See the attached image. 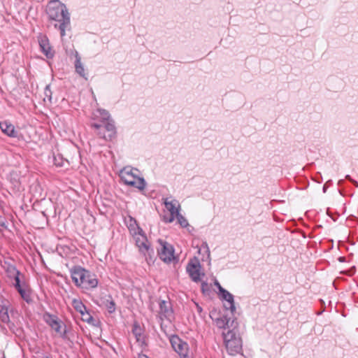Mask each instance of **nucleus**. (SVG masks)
Instances as JSON below:
<instances>
[{
    "label": "nucleus",
    "mask_w": 358,
    "mask_h": 358,
    "mask_svg": "<svg viewBox=\"0 0 358 358\" xmlns=\"http://www.w3.org/2000/svg\"><path fill=\"white\" fill-rule=\"evenodd\" d=\"M159 314L160 315L161 319L165 318L167 320H170L173 313L170 302L163 300L159 303Z\"/></svg>",
    "instance_id": "nucleus-13"
},
{
    "label": "nucleus",
    "mask_w": 358,
    "mask_h": 358,
    "mask_svg": "<svg viewBox=\"0 0 358 358\" xmlns=\"http://www.w3.org/2000/svg\"><path fill=\"white\" fill-rule=\"evenodd\" d=\"M38 43L42 52L48 58H52L54 52L52 50L49 40L46 36H42L38 38Z\"/></svg>",
    "instance_id": "nucleus-14"
},
{
    "label": "nucleus",
    "mask_w": 358,
    "mask_h": 358,
    "mask_svg": "<svg viewBox=\"0 0 358 358\" xmlns=\"http://www.w3.org/2000/svg\"><path fill=\"white\" fill-rule=\"evenodd\" d=\"M176 218L177 219V221L178 222V224L183 228H185L187 227V226H189V223H188V221L187 220V219L183 216L180 213H178V215H176Z\"/></svg>",
    "instance_id": "nucleus-24"
},
{
    "label": "nucleus",
    "mask_w": 358,
    "mask_h": 358,
    "mask_svg": "<svg viewBox=\"0 0 358 358\" xmlns=\"http://www.w3.org/2000/svg\"><path fill=\"white\" fill-rule=\"evenodd\" d=\"M344 259H345L344 257H340V258H339V261H340V262H343V261H344Z\"/></svg>",
    "instance_id": "nucleus-34"
},
{
    "label": "nucleus",
    "mask_w": 358,
    "mask_h": 358,
    "mask_svg": "<svg viewBox=\"0 0 358 358\" xmlns=\"http://www.w3.org/2000/svg\"><path fill=\"white\" fill-rule=\"evenodd\" d=\"M197 308H198V311H199V312H201V310H202V309H201V307H199V306H197Z\"/></svg>",
    "instance_id": "nucleus-35"
},
{
    "label": "nucleus",
    "mask_w": 358,
    "mask_h": 358,
    "mask_svg": "<svg viewBox=\"0 0 358 358\" xmlns=\"http://www.w3.org/2000/svg\"><path fill=\"white\" fill-rule=\"evenodd\" d=\"M92 118L103 122V126L96 123L92 124V127L99 129V136L106 140H110L115 136V127L113 121L110 119V115L106 110L97 109L93 113Z\"/></svg>",
    "instance_id": "nucleus-2"
},
{
    "label": "nucleus",
    "mask_w": 358,
    "mask_h": 358,
    "mask_svg": "<svg viewBox=\"0 0 358 358\" xmlns=\"http://www.w3.org/2000/svg\"><path fill=\"white\" fill-rule=\"evenodd\" d=\"M170 342L173 350L182 357H185L188 352V344L182 341L178 336L173 335L170 338Z\"/></svg>",
    "instance_id": "nucleus-9"
},
{
    "label": "nucleus",
    "mask_w": 358,
    "mask_h": 358,
    "mask_svg": "<svg viewBox=\"0 0 358 358\" xmlns=\"http://www.w3.org/2000/svg\"><path fill=\"white\" fill-rule=\"evenodd\" d=\"M71 273L72 280L78 287L91 289L95 288L98 285L95 275L80 266L72 268Z\"/></svg>",
    "instance_id": "nucleus-4"
},
{
    "label": "nucleus",
    "mask_w": 358,
    "mask_h": 358,
    "mask_svg": "<svg viewBox=\"0 0 358 358\" xmlns=\"http://www.w3.org/2000/svg\"><path fill=\"white\" fill-rule=\"evenodd\" d=\"M220 292L222 298L229 303V309L233 313L236 310L234 296L227 290L224 289L222 286H220Z\"/></svg>",
    "instance_id": "nucleus-17"
},
{
    "label": "nucleus",
    "mask_w": 358,
    "mask_h": 358,
    "mask_svg": "<svg viewBox=\"0 0 358 358\" xmlns=\"http://www.w3.org/2000/svg\"><path fill=\"white\" fill-rule=\"evenodd\" d=\"M75 66H76V72L79 75H80L82 77H85V69H84L83 64L81 63L80 57L78 53H76V55Z\"/></svg>",
    "instance_id": "nucleus-22"
},
{
    "label": "nucleus",
    "mask_w": 358,
    "mask_h": 358,
    "mask_svg": "<svg viewBox=\"0 0 358 358\" xmlns=\"http://www.w3.org/2000/svg\"><path fill=\"white\" fill-rule=\"evenodd\" d=\"M72 306L74 309L80 313L82 320L88 323L92 322V317L87 311L86 307L80 300L76 299H73L72 301Z\"/></svg>",
    "instance_id": "nucleus-11"
},
{
    "label": "nucleus",
    "mask_w": 358,
    "mask_h": 358,
    "mask_svg": "<svg viewBox=\"0 0 358 358\" xmlns=\"http://www.w3.org/2000/svg\"><path fill=\"white\" fill-rule=\"evenodd\" d=\"M230 322V318L228 317L227 315H221L219 317H217L215 319V322L216 326L220 329H229L231 327V324L229 325V323Z\"/></svg>",
    "instance_id": "nucleus-20"
},
{
    "label": "nucleus",
    "mask_w": 358,
    "mask_h": 358,
    "mask_svg": "<svg viewBox=\"0 0 358 358\" xmlns=\"http://www.w3.org/2000/svg\"><path fill=\"white\" fill-rule=\"evenodd\" d=\"M136 343H138L143 349L148 346L147 338L145 334H141V327L136 323Z\"/></svg>",
    "instance_id": "nucleus-19"
},
{
    "label": "nucleus",
    "mask_w": 358,
    "mask_h": 358,
    "mask_svg": "<svg viewBox=\"0 0 358 358\" xmlns=\"http://www.w3.org/2000/svg\"><path fill=\"white\" fill-rule=\"evenodd\" d=\"M0 129L5 134L10 137H15L17 132L15 127L8 121L0 122Z\"/></svg>",
    "instance_id": "nucleus-16"
},
{
    "label": "nucleus",
    "mask_w": 358,
    "mask_h": 358,
    "mask_svg": "<svg viewBox=\"0 0 358 358\" xmlns=\"http://www.w3.org/2000/svg\"><path fill=\"white\" fill-rule=\"evenodd\" d=\"M201 250H203L204 252L207 254L208 257L210 256V250L208 248V245L206 242H204L202 243L201 248L199 249V252H200Z\"/></svg>",
    "instance_id": "nucleus-26"
},
{
    "label": "nucleus",
    "mask_w": 358,
    "mask_h": 358,
    "mask_svg": "<svg viewBox=\"0 0 358 358\" xmlns=\"http://www.w3.org/2000/svg\"><path fill=\"white\" fill-rule=\"evenodd\" d=\"M162 200L166 208L170 213L169 216H164L163 220L166 223H171L176 219V216L180 213V205L176 199L169 201V198H163Z\"/></svg>",
    "instance_id": "nucleus-6"
},
{
    "label": "nucleus",
    "mask_w": 358,
    "mask_h": 358,
    "mask_svg": "<svg viewBox=\"0 0 358 358\" xmlns=\"http://www.w3.org/2000/svg\"><path fill=\"white\" fill-rule=\"evenodd\" d=\"M136 246L138 248L140 253L145 258L146 261L152 259L154 250L148 240L143 229L136 222Z\"/></svg>",
    "instance_id": "nucleus-5"
},
{
    "label": "nucleus",
    "mask_w": 358,
    "mask_h": 358,
    "mask_svg": "<svg viewBox=\"0 0 358 358\" xmlns=\"http://www.w3.org/2000/svg\"><path fill=\"white\" fill-rule=\"evenodd\" d=\"M120 177L125 185L131 186L134 185V173L132 167L126 166L122 169L120 172Z\"/></svg>",
    "instance_id": "nucleus-12"
},
{
    "label": "nucleus",
    "mask_w": 358,
    "mask_h": 358,
    "mask_svg": "<svg viewBox=\"0 0 358 358\" xmlns=\"http://www.w3.org/2000/svg\"><path fill=\"white\" fill-rule=\"evenodd\" d=\"M3 358H6V357H3Z\"/></svg>",
    "instance_id": "nucleus-37"
},
{
    "label": "nucleus",
    "mask_w": 358,
    "mask_h": 358,
    "mask_svg": "<svg viewBox=\"0 0 358 358\" xmlns=\"http://www.w3.org/2000/svg\"><path fill=\"white\" fill-rule=\"evenodd\" d=\"M200 269L201 264L199 261L196 258L190 260L186 267L187 272L189 273L192 280L194 282H199L201 280Z\"/></svg>",
    "instance_id": "nucleus-10"
},
{
    "label": "nucleus",
    "mask_w": 358,
    "mask_h": 358,
    "mask_svg": "<svg viewBox=\"0 0 358 358\" xmlns=\"http://www.w3.org/2000/svg\"><path fill=\"white\" fill-rule=\"evenodd\" d=\"M18 292L20 294L22 298L26 301L31 300L29 289L25 284H21L20 278H16V282L14 284Z\"/></svg>",
    "instance_id": "nucleus-15"
},
{
    "label": "nucleus",
    "mask_w": 358,
    "mask_h": 358,
    "mask_svg": "<svg viewBox=\"0 0 358 358\" xmlns=\"http://www.w3.org/2000/svg\"><path fill=\"white\" fill-rule=\"evenodd\" d=\"M147 182L143 177L136 176V189H137L143 195L150 196V192H148L146 188Z\"/></svg>",
    "instance_id": "nucleus-18"
},
{
    "label": "nucleus",
    "mask_w": 358,
    "mask_h": 358,
    "mask_svg": "<svg viewBox=\"0 0 358 358\" xmlns=\"http://www.w3.org/2000/svg\"><path fill=\"white\" fill-rule=\"evenodd\" d=\"M208 285L207 282H202V283H201V289H202L203 292H205L206 290L208 289Z\"/></svg>",
    "instance_id": "nucleus-29"
},
{
    "label": "nucleus",
    "mask_w": 358,
    "mask_h": 358,
    "mask_svg": "<svg viewBox=\"0 0 358 358\" xmlns=\"http://www.w3.org/2000/svg\"><path fill=\"white\" fill-rule=\"evenodd\" d=\"M125 222L128 227V229L131 232L134 229V222L133 220L132 217L128 216V217L125 218Z\"/></svg>",
    "instance_id": "nucleus-25"
},
{
    "label": "nucleus",
    "mask_w": 358,
    "mask_h": 358,
    "mask_svg": "<svg viewBox=\"0 0 358 358\" xmlns=\"http://www.w3.org/2000/svg\"><path fill=\"white\" fill-rule=\"evenodd\" d=\"M46 13L50 20L55 22V27L60 30L61 36H65L66 29L70 25V15L66 6L58 0L51 1L47 6Z\"/></svg>",
    "instance_id": "nucleus-1"
},
{
    "label": "nucleus",
    "mask_w": 358,
    "mask_h": 358,
    "mask_svg": "<svg viewBox=\"0 0 358 358\" xmlns=\"http://www.w3.org/2000/svg\"><path fill=\"white\" fill-rule=\"evenodd\" d=\"M43 320L57 335L62 336L64 334V325L57 317L45 313L43 315Z\"/></svg>",
    "instance_id": "nucleus-8"
},
{
    "label": "nucleus",
    "mask_w": 358,
    "mask_h": 358,
    "mask_svg": "<svg viewBox=\"0 0 358 358\" xmlns=\"http://www.w3.org/2000/svg\"><path fill=\"white\" fill-rule=\"evenodd\" d=\"M345 178L348 179V180H350L351 182H352L353 179L350 177V175H347L345 176Z\"/></svg>",
    "instance_id": "nucleus-31"
},
{
    "label": "nucleus",
    "mask_w": 358,
    "mask_h": 358,
    "mask_svg": "<svg viewBox=\"0 0 358 358\" xmlns=\"http://www.w3.org/2000/svg\"><path fill=\"white\" fill-rule=\"evenodd\" d=\"M215 285H217V287H218V289L220 290V286H221V285H220V283H219L218 282H215Z\"/></svg>",
    "instance_id": "nucleus-33"
},
{
    "label": "nucleus",
    "mask_w": 358,
    "mask_h": 358,
    "mask_svg": "<svg viewBox=\"0 0 358 358\" xmlns=\"http://www.w3.org/2000/svg\"><path fill=\"white\" fill-rule=\"evenodd\" d=\"M331 182V180H329L326 182V184H324V185L323 186V192H326L327 189V187H328V184Z\"/></svg>",
    "instance_id": "nucleus-30"
},
{
    "label": "nucleus",
    "mask_w": 358,
    "mask_h": 358,
    "mask_svg": "<svg viewBox=\"0 0 358 358\" xmlns=\"http://www.w3.org/2000/svg\"><path fill=\"white\" fill-rule=\"evenodd\" d=\"M158 242L160 245V248L158 249L159 258L164 262H172L175 258L173 247L166 241L161 239H159Z\"/></svg>",
    "instance_id": "nucleus-7"
},
{
    "label": "nucleus",
    "mask_w": 358,
    "mask_h": 358,
    "mask_svg": "<svg viewBox=\"0 0 358 358\" xmlns=\"http://www.w3.org/2000/svg\"><path fill=\"white\" fill-rule=\"evenodd\" d=\"M6 271L9 278H13L15 282H16V278H20V272L15 268V266L12 265H8Z\"/></svg>",
    "instance_id": "nucleus-23"
},
{
    "label": "nucleus",
    "mask_w": 358,
    "mask_h": 358,
    "mask_svg": "<svg viewBox=\"0 0 358 358\" xmlns=\"http://www.w3.org/2000/svg\"><path fill=\"white\" fill-rule=\"evenodd\" d=\"M45 96L48 99L49 101H51L52 98V92L50 88V85H47L45 89Z\"/></svg>",
    "instance_id": "nucleus-27"
},
{
    "label": "nucleus",
    "mask_w": 358,
    "mask_h": 358,
    "mask_svg": "<svg viewBox=\"0 0 358 358\" xmlns=\"http://www.w3.org/2000/svg\"><path fill=\"white\" fill-rule=\"evenodd\" d=\"M8 302L0 299V318L3 322H9V316L7 308Z\"/></svg>",
    "instance_id": "nucleus-21"
},
{
    "label": "nucleus",
    "mask_w": 358,
    "mask_h": 358,
    "mask_svg": "<svg viewBox=\"0 0 358 358\" xmlns=\"http://www.w3.org/2000/svg\"><path fill=\"white\" fill-rule=\"evenodd\" d=\"M352 183L354 184L357 187H358V182H357V181L353 180Z\"/></svg>",
    "instance_id": "nucleus-32"
},
{
    "label": "nucleus",
    "mask_w": 358,
    "mask_h": 358,
    "mask_svg": "<svg viewBox=\"0 0 358 358\" xmlns=\"http://www.w3.org/2000/svg\"><path fill=\"white\" fill-rule=\"evenodd\" d=\"M231 329L223 332L222 336L226 349L231 355H235L242 351V340L240 337L238 323L235 320L231 322Z\"/></svg>",
    "instance_id": "nucleus-3"
},
{
    "label": "nucleus",
    "mask_w": 358,
    "mask_h": 358,
    "mask_svg": "<svg viewBox=\"0 0 358 358\" xmlns=\"http://www.w3.org/2000/svg\"><path fill=\"white\" fill-rule=\"evenodd\" d=\"M3 358H6V357H3Z\"/></svg>",
    "instance_id": "nucleus-36"
},
{
    "label": "nucleus",
    "mask_w": 358,
    "mask_h": 358,
    "mask_svg": "<svg viewBox=\"0 0 358 358\" xmlns=\"http://www.w3.org/2000/svg\"><path fill=\"white\" fill-rule=\"evenodd\" d=\"M108 311L113 313L115 310V304L113 302H110L108 306Z\"/></svg>",
    "instance_id": "nucleus-28"
}]
</instances>
